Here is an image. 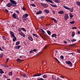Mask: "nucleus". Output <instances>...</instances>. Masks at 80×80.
<instances>
[{
  "instance_id": "39448f33",
  "label": "nucleus",
  "mask_w": 80,
  "mask_h": 80,
  "mask_svg": "<svg viewBox=\"0 0 80 80\" xmlns=\"http://www.w3.org/2000/svg\"><path fill=\"white\" fill-rule=\"evenodd\" d=\"M43 75V73H37L33 74V77H38L39 76H41V75Z\"/></svg>"
},
{
  "instance_id": "4d7b16f0",
  "label": "nucleus",
  "mask_w": 80,
  "mask_h": 80,
  "mask_svg": "<svg viewBox=\"0 0 80 80\" xmlns=\"http://www.w3.org/2000/svg\"><path fill=\"white\" fill-rule=\"evenodd\" d=\"M33 52H37V49H34L33 50Z\"/></svg>"
},
{
  "instance_id": "a878e982",
  "label": "nucleus",
  "mask_w": 80,
  "mask_h": 80,
  "mask_svg": "<svg viewBox=\"0 0 80 80\" xmlns=\"http://www.w3.org/2000/svg\"><path fill=\"white\" fill-rule=\"evenodd\" d=\"M76 4L78 6H80V2H76Z\"/></svg>"
},
{
  "instance_id": "8fccbe9b",
  "label": "nucleus",
  "mask_w": 80,
  "mask_h": 80,
  "mask_svg": "<svg viewBox=\"0 0 80 80\" xmlns=\"http://www.w3.org/2000/svg\"><path fill=\"white\" fill-rule=\"evenodd\" d=\"M19 12H19V11L18 10L16 11V13H17L18 14L19 13Z\"/></svg>"
},
{
  "instance_id": "dca6fc26",
  "label": "nucleus",
  "mask_w": 80,
  "mask_h": 80,
  "mask_svg": "<svg viewBox=\"0 0 80 80\" xmlns=\"http://www.w3.org/2000/svg\"><path fill=\"white\" fill-rule=\"evenodd\" d=\"M21 76L22 77H23V78H26L27 77V75L25 74V73L22 74V75Z\"/></svg>"
},
{
  "instance_id": "a19ab883",
  "label": "nucleus",
  "mask_w": 80,
  "mask_h": 80,
  "mask_svg": "<svg viewBox=\"0 0 80 80\" xmlns=\"http://www.w3.org/2000/svg\"><path fill=\"white\" fill-rule=\"evenodd\" d=\"M30 53L29 54H31V53H33V50H31L30 51Z\"/></svg>"
},
{
  "instance_id": "bb28decb",
  "label": "nucleus",
  "mask_w": 80,
  "mask_h": 80,
  "mask_svg": "<svg viewBox=\"0 0 80 80\" xmlns=\"http://www.w3.org/2000/svg\"><path fill=\"white\" fill-rule=\"evenodd\" d=\"M20 41H17V42H16L15 45H18L20 44Z\"/></svg>"
},
{
  "instance_id": "1a4fd4ad",
  "label": "nucleus",
  "mask_w": 80,
  "mask_h": 80,
  "mask_svg": "<svg viewBox=\"0 0 80 80\" xmlns=\"http://www.w3.org/2000/svg\"><path fill=\"white\" fill-rule=\"evenodd\" d=\"M12 17H13L14 18L16 19V18H17V15H16V14L15 13H14L12 15Z\"/></svg>"
},
{
  "instance_id": "f257e3e1",
  "label": "nucleus",
  "mask_w": 80,
  "mask_h": 80,
  "mask_svg": "<svg viewBox=\"0 0 80 80\" xmlns=\"http://www.w3.org/2000/svg\"><path fill=\"white\" fill-rule=\"evenodd\" d=\"M11 3L9 2L8 3L7 6L8 7H11L12 6L13 7H16L17 3L15 2V1L13 0H9Z\"/></svg>"
},
{
  "instance_id": "603ef678",
  "label": "nucleus",
  "mask_w": 80,
  "mask_h": 80,
  "mask_svg": "<svg viewBox=\"0 0 80 80\" xmlns=\"http://www.w3.org/2000/svg\"><path fill=\"white\" fill-rule=\"evenodd\" d=\"M41 32L42 33H45V31H44V30H43L41 29Z\"/></svg>"
},
{
  "instance_id": "6ab92c4d",
  "label": "nucleus",
  "mask_w": 80,
  "mask_h": 80,
  "mask_svg": "<svg viewBox=\"0 0 80 80\" xmlns=\"http://www.w3.org/2000/svg\"><path fill=\"white\" fill-rule=\"evenodd\" d=\"M13 37L14 38L12 39L13 41L14 42H15V41H16V40H17V38L15 37V36H14V37Z\"/></svg>"
},
{
  "instance_id": "9b49d317",
  "label": "nucleus",
  "mask_w": 80,
  "mask_h": 80,
  "mask_svg": "<svg viewBox=\"0 0 80 80\" xmlns=\"http://www.w3.org/2000/svg\"><path fill=\"white\" fill-rule=\"evenodd\" d=\"M47 2H49V3H52L53 4L54 3V2H53L52 1H51L50 0H45Z\"/></svg>"
},
{
  "instance_id": "b1692460",
  "label": "nucleus",
  "mask_w": 80,
  "mask_h": 80,
  "mask_svg": "<svg viewBox=\"0 0 80 80\" xmlns=\"http://www.w3.org/2000/svg\"><path fill=\"white\" fill-rule=\"evenodd\" d=\"M72 37H73L75 36V32L73 31L72 32Z\"/></svg>"
},
{
  "instance_id": "6e6552de",
  "label": "nucleus",
  "mask_w": 80,
  "mask_h": 80,
  "mask_svg": "<svg viewBox=\"0 0 80 80\" xmlns=\"http://www.w3.org/2000/svg\"><path fill=\"white\" fill-rule=\"evenodd\" d=\"M10 33L12 37L15 36V34H14V33H13V32L11 31L10 32Z\"/></svg>"
},
{
  "instance_id": "864d4df0",
  "label": "nucleus",
  "mask_w": 80,
  "mask_h": 80,
  "mask_svg": "<svg viewBox=\"0 0 80 80\" xmlns=\"http://www.w3.org/2000/svg\"><path fill=\"white\" fill-rule=\"evenodd\" d=\"M52 13H53V14H55V11L54 10H52Z\"/></svg>"
},
{
  "instance_id": "9d476101",
  "label": "nucleus",
  "mask_w": 80,
  "mask_h": 80,
  "mask_svg": "<svg viewBox=\"0 0 80 80\" xmlns=\"http://www.w3.org/2000/svg\"><path fill=\"white\" fill-rule=\"evenodd\" d=\"M28 17V15L27 13H26L25 15H23V18H27V17Z\"/></svg>"
},
{
  "instance_id": "7ed1b4c3",
  "label": "nucleus",
  "mask_w": 80,
  "mask_h": 80,
  "mask_svg": "<svg viewBox=\"0 0 80 80\" xmlns=\"http://www.w3.org/2000/svg\"><path fill=\"white\" fill-rule=\"evenodd\" d=\"M65 63L67 64V65H70L71 67H72V62H71V61H66L65 62Z\"/></svg>"
},
{
  "instance_id": "423d86ee",
  "label": "nucleus",
  "mask_w": 80,
  "mask_h": 80,
  "mask_svg": "<svg viewBox=\"0 0 80 80\" xmlns=\"http://www.w3.org/2000/svg\"><path fill=\"white\" fill-rule=\"evenodd\" d=\"M28 39L29 40H30V41H33V38L30 36H28Z\"/></svg>"
},
{
  "instance_id": "de8ad7c7",
  "label": "nucleus",
  "mask_w": 80,
  "mask_h": 80,
  "mask_svg": "<svg viewBox=\"0 0 80 80\" xmlns=\"http://www.w3.org/2000/svg\"><path fill=\"white\" fill-rule=\"evenodd\" d=\"M55 59L56 60V61H57L58 63H60V61H59L58 60V59L57 58H55Z\"/></svg>"
},
{
  "instance_id": "2f4dec72",
  "label": "nucleus",
  "mask_w": 80,
  "mask_h": 80,
  "mask_svg": "<svg viewBox=\"0 0 80 80\" xmlns=\"http://www.w3.org/2000/svg\"><path fill=\"white\" fill-rule=\"evenodd\" d=\"M17 61H18V62H22V61H23V60H21L19 58H18L17 59Z\"/></svg>"
},
{
  "instance_id": "c03bdc74",
  "label": "nucleus",
  "mask_w": 80,
  "mask_h": 80,
  "mask_svg": "<svg viewBox=\"0 0 80 80\" xmlns=\"http://www.w3.org/2000/svg\"><path fill=\"white\" fill-rule=\"evenodd\" d=\"M55 2L56 3H60V1H59V0H55Z\"/></svg>"
},
{
  "instance_id": "393cba45",
  "label": "nucleus",
  "mask_w": 80,
  "mask_h": 80,
  "mask_svg": "<svg viewBox=\"0 0 80 80\" xmlns=\"http://www.w3.org/2000/svg\"><path fill=\"white\" fill-rule=\"evenodd\" d=\"M44 11L45 12H46V13H49V10L45 9L44 10Z\"/></svg>"
},
{
  "instance_id": "680f3d73",
  "label": "nucleus",
  "mask_w": 80,
  "mask_h": 80,
  "mask_svg": "<svg viewBox=\"0 0 80 80\" xmlns=\"http://www.w3.org/2000/svg\"><path fill=\"white\" fill-rule=\"evenodd\" d=\"M67 40H68V42H71V41H70V40L68 39H67Z\"/></svg>"
},
{
  "instance_id": "774afa93",
  "label": "nucleus",
  "mask_w": 80,
  "mask_h": 80,
  "mask_svg": "<svg viewBox=\"0 0 80 80\" xmlns=\"http://www.w3.org/2000/svg\"><path fill=\"white\" fill-rule=\"evenodd\" d=\"M78 34H80V31H78Z\"/></svg>"
},
{
  "instance_id": "052dcab7",
  "label": "nucleus",
  "mask_w": 80,
  "mask_h": 80,
  "mask_svg": "<svg viewBox=\"0 0 80 80\" xmlns=\"http://www.w3.org/2000/svg\"><path fill=\"white\" fill-rule=\"evenodd\" d=\"M16 80H20V78H16Z\"/></svg>"
},
{
  "instance_id": "ddd939ff",
  "label": "nucleus",
  "mask_w": 80,
  "mask_h": 80,
  "mask_svg": "<svg viewBox=\"0 0 80 80\" xmlns=\"http://www.w3.org/2000/svg\"><path fill=\"white\" fill-rule=\"evenodd\" d=\"M21 47V46L20 45L16 46L15 47V49H19Z\"/></svg>"
},
{
  "instance_id": "412c9836",
  "label": "nucleus",
  "mask_w": 80,
  "mask_h": 80,
  "mask_svg": "<svg viewBox=\"0 0 80 80\" xmlns=\"http://www.w3.org/2000/svg\"><path fill=\"white\" fill-rule=\"evenodd\" d=\"M50 5L52 7H57V6L56 5H53L51 4Z\"/></svg>"
},
{
  "instance_id": "37998d69",
  "label": "nucleus",
  "mask_w": 80,
  "mask_h": 80,
  "mask_svg": "<svg viewBox=\"0 0 80 80\" xmlns=\"http://www.w3.org/2000/svg\"><path fill=\"white\" fill-rule=\"evenodd\" d=\"M21 29L22 30H23V31H24V32H26V30L24 28H21Z\"/></svg>"
},
{
  "instance_id": "58836bf2",
  "label": "nucleus",
  "mask_w": 80,
  "mask_h": 80,
  "mask_svg": "<svg viewBox=\"0 0 80 80\" xmlns=\"http://www.w3.org/2000/svg\"><path fill=\"white\" fill-rule=\"evenodd\" d=\"M3 67L5 68H8V66H7L5 65H3Z\"/></svg>"
},
{
  "instance_id": "69168bd1",
  "label": "nucleus",
  "mask_w": 80,
  "mask_h": 80,
  "mask_svg": "<svg viewBox=\"0 0 80 80\" xmlns=\"http://www.w3.org/2000/svg\"><path fill=\"white\" fill-rule=\"evenodd\" d=\"M71 55H74V52H72L71 53Z\"/></svg>"
},
{
  "instance_id": "aec40b11",
  "label": "nucleus",
  "mask_w": 80,
  "mask_h": 80,
  "mask_svg": "<svg viewBox=\"0 0 80 80\" xmlns=\"http://www.w3.org/2000/svg\"><path fill=\"white\" fill-rule=\"evenodd\" d=\"M55 75H52V79H53V80H56V79L55 78Z\"/></svg>"
},
{
  "instance_id": "f8f14e48",
  "label": "nucleus",
  "mask_w": 80,
  "mask_h": 80,
  "mask_svg": "<svg viewBox=\"0 0 80 80\" xmlns=\"http://www.w3.org/2000/svg\"><path fill=\"white\" fill-rule=\"evenodd\" d=\"M64 12L62 11H60L58 12V13L59 14H63Z\"/></svg>"
},
{
  "instance_id": "a18cd8bd",
  "label": "nucleus",
  "mask_w": 80,
  "mask_h": 80,
  "mask_svg": "<svg viewBox=\"0 0 80 80\" xmlns=\"http://www.w3.org/2000/svg\"><path fill=\"white\" fill-rule=\"evenodd\" d=\"M44 18V16H40L39 17V18H40L41 19H42Z\"/></svg>"
},
{
  "instance_id": "0e129e2a",
  "label": "nucleus",
  "mask_w": 80,
  "mask_h": 80,
  "mask_svg": "<svg viewBox=\"0 0 80 80\" xmlns=\"http://www.w3.org/2000/svg\"><path fill=\"white\" fill-rule=\"evenodd\" d=\"M9 60V58H7L6 59V61H7V62H8V60Z\"/></svg>"
},
{
  "instance_id": "c756f323",
  "label": "nucleus",
  "mask_w": 80,
  "mask_h": 80,
  "mask_svg": "<svg viewBox=\"0 0 80 80\" xmlns=\"http://www.w3.org/2000/svg\"><path fill=\"white\" fill-rule=\"evenodd\" d=\"M71 41L72 42H76V41H77V40L75 39H73L72 40H71Z\"/></svg>"
},
{
  "instance_id": "5701e85b",
  "label": "nucleus",
  "mask_w": 80,
  "mask_h": 80,
  "mask_svg": "<svg viewBox=\"0 0 80 80\" xmlns=\"http://www.w3.org/2000/svg\"><path fill=\"white\" fill-rule=\"evenodd\" d=\"M56 36H57V34H53L52 35L51 37H52L53 38V37H56Z\"/></svg>"
},
{
  "instance_id": "09e8293b",
  "label": "nucleus",
  "mask_w": 80,
  "mask_h": 80,
  "mask_svg": "<svg viewBox=\"0 0 80 80\" xmlns=\"http://www.w3.org/2000/svg\"><path fill=\"white\" fill-rule=\"evenodd\" d=\"M75 23V22L74 21H72V22H70V23H71V24H73V23Z\"/></svg>"
},
{
  "instance_id": "a211bd4d",
  "label": "nucleus",
  "mask_w": 80,
  "mask_h": 80,
  "mask_svg": "<svg viewBox=\"0 0 80 80\" xmlns=\"http://www.w3.org/2000/svg\"><path fill=\"white\" fill-rule=\"evenodd\" d=\"M52 18V20L54 21V22L56 23H57V20L55 19V18Z\"/></svg>"
},
{
  "instance_id": "cd10ccee",
  "label": "nucleus",
  "mask_w": 80,
  "mask_h": 80,
  "mask_svg": "<svg viewBox=\"0 0 80 80\" xmlns=\"http://www.w3.org/2000/svg\"><path fill=\"white\" fill-rule=\"evenodd\" d=\"M47 32L48 34V35H51V32H50V31L47 30Z\"/></svg>"
},
{
  "instance_id": "0eeeda50",
  "label": "nucleus",
  "mask_w": 80,
  "mask_h": 80,
  "mask_svg": "<svg viewBox=\"0 0 80 80\" xmlns=\"http://www.w3.org/2000/svg\"><path fill=\"white\" fill-rule=\"evenodd\" d=\"M19 34H20V35L21 36H22L23 37H25V34L22 32H19Z\"/></svg>"
},
{
  "instance_id": "c9c22d12",
  "label": "nucleus",
  "mask_w": 80,
  "mask_h": 80,
  "mask_svg": "<svg viewBox=\"0 0 80 80\" xmlns=\"http://www.w3.org/2000/svg\"><path fill=\"white\" fill-rule=\"evenodd\" d=\"M3 56V53H1L0 55V58H2Z\"/></svg>"
},
{
  "instance_id": "4be33fe9",
  "label": "nucleus",
  "mask_w": 80,
  "mask_h": 80,
  "mask_svg": "<svg viewBox=\"0 0 80 80\" xmlns=\"http://www.w3.org/2000/svg\"><path fill=\"white\" fill-rule=\"evenodd\" d=\"M0 73H1V74L4 73V72L1 69H0Z\"/></svg>"
},
{
  "instance_id": "20e7f679",
  "label": "nucleus",
  "mask_w": 80,
  "mask_h": 80,
  "mask_svg": "<svg viewBox=\"0 0 80 80\" xmlns=\"http://www.w3.org/2000/svg\"><path fill=\"white\" fill-rule=\"evenodd\" d=\"M69 18V16H68V15L67 14H65V16L64 18V20H66V21H67V19H68Z\"/></svg>"
},
{
  "instance_id": "13d9d810",
  "label": "nucleus",
  "mask_w": 80,
  "mask_h": 80,
  "mask_svg": "<svg viewBox=\"0 0 80 80\" xmlns=\"http://www.w3.org/2000/svg\"><path fill=\"white\" fill-rule=\"evenodd\" d=\"M72 29H77V28L76 27H74L72 28Z\"/></svg>"
},
{
  "instance_id": "f3484780",
  "label": "nucleus",
  "mask_w": 80,
  "mask_h": 80,
  "mask_svg": "<svg viewBox=\"0 0 80 80\" xmlns=\"http://www.w3.org/2000/svg\"><path fill=\"white\" fill-rule=\"evenodd\" d=\"M41 13H42V11L40 10H39V11L36 12L37 15H39V14H41Z\"/></svg>"
},
{
  "instance_id": "bf43d9fd",
  "label": "nucleus",
  "mask_w": 80,
  "mask_h": 80,
  "mask_svg": "<svg viewBox=\"0 0 80 80\" xmlns=\"http://www.w3.org/2000/svg\"><path fill=\"white\" fill-rule=\"evenodd\" d=\"M77 52H78V53H80V50L79 49H78Z\"/></svg>"
},
{
  "instance_id": "f03ea898",
  "label": "nucleus",
  "mask_w": 80,
  "mask_h": 80,
  "mask_svg": "<svg viewBox=\"0 0 80 80\" xmlns=\"http://www.w3.org/2000/svg\"><path fill=\"white\" fill-rule=\"evenodd\" d=\"M41 5L42 6V7H44V8H47L48 7V5L46 3H41Z\"/></svg>"
},
{
  "instance_id": "3c124183",
  "label": "nucleus",
  "mask_w": 80,
  "mask_h": 80,
  "mask_svg": "<svg viewBox=\"0 0 80 80\" xmlns=\"http://www.w3.org/2000/svg\"><path fill=\"white\" fill-rule=\"evenodd\" d=\"M22 10H23L25 11L26 10V8H25V7L23 6V7L22 8Z\"/></svg>"
},
{
  "instance_id": "338daca9",
  "label": "nucleus",
  "mask_w": 80,
  "mask_h": 80,
  "mask_svg": "<svg viewBox=\"0 0 80 80\" xmlns=\"http://www.w3.org/2000/svg\"><path fill=\"white\" fill-rule=\"evenodd\" d=\"M64 43H67V42L66 41H64Z\"/></svg>"
},
{
  "instance_id": "e433bc0d",
  "label": "nucleus",
  "mask_w": 80,
  "mask_h": 80,
  "mask_svg": "<svg viewBox=\"0 0 80 80\" xmlns=\"http://www.w3.org/2000/svg\"><path fill=\"white\" fill-rule=\"evenodd\" d=\"M18 30L19 32H22V28H18Z\"/></svg>"
},
{
  "instance_id": "473e14b6",
  "label": "nucleus",
  "mask_w": 80,
  "mask_h": 80,
  "mask_svg": "<svg viewBox=\"0 0 80 80\" xmlns=\"http://www.w3.org/2000/svg\"><path fill=\"white\" fill-rule=\"evenodd\" d=\"M2 38L3 40H7V39H6V38H5V37L4 36H3Z\"/></svg>"
},
{
  "instance_id": "4c0bfd02",
  "label": "nucleus",
  "mask_w": 80,
  "mask_h": 80,
  "mask_svg": "<svg viewBox=\"0 0 80 80\" xmlns=\"http://www.w3.org/2000/svg\"><path fill=\"white\" fill-rule=\"evenodd\" d=\"M30 5H31V6H32V7H36V5H35V4H30Z\"/></svg>"
},
{
  "instance_id": "ea45409f",
  "label": "nucleus",
  "mask_w": 80,
  "mask_h": 80,
  "mask_svg": "<svg viewBox=\"0 0 80 80\" xmlns=\"http://www.w3.org/2000/svg\"><path fill=\"white\" fill-rule=\"evenodd\" d=\"M12 71H11L9 73L8 75L10 76L12 75Z\"/></svg>"
},
{
  "instance_id": "72a5a7b5",
  "label": "nucleus",
  "mask_w": 80,
  "mask_h": 80,
  "mask_svg": "<svg viewBox=\"0 0 80 80\" xmlns=\"http://www.w3.org/2000/svg\"><path fill=\"white\" fill-rule=\"evenodd\" d=\"M69 10V11L71 12H73V8H72Z\"/></svg>"
},
{
  "instance_id": "5fc2aeb1",
  "label": "nucleus",
  "mask_w": 80,
  "mask_h": 80,
  "mask_svg": "<svg viewBox=\"0 0 80 80\" xmlns=\"http://www.w3.org/2000/svg\"><path fill=\"white\" fill-rule=\"evenodd\" d=\"M5 12H6L7 13H8V10H7V9H5Z\"/></svg>"
},
{
  "instance_id": "2eb2a0df",
  "label": "nucleus",
  "mask_w": 80,
  "mask_h": 80,
  "mask_svg": "<svg viewBox=\"0 0 80 80\" xmlns=\"http://www.w3.org/2000/svg\"><path fill=\"white\" fill-rule=\"evenodd\" d=\"M32 35L34 37H36V38H39V36H38L36 34H33Z\"/></svg>"
},
{
  "instance_id": "6e6d98bb",
  "label": "nucleus",
  "mask_w": 80,
  "mask_h": 80,
  "mask_svg": "<svg viewBox=\"0 0 80 80\" xmlns=\"http://www.w3.org/2000/svg\"><path fill=\"white\" fill-rule=\"evenodd\" d=\"M37 80H43V79L42 78H40L38 79Z\"/></svg>"
},
{
  "instance_id": "c85d7f7f",
  "label": "nucleus",
  "mask_w": 80,
  "mask_h": 80,
  "mask_svg": "<svg viewBox=\"0 0 80 80\" xmlns=\"http://www.w3.org/2000/svg\"><path fill=\"white\" fill-rule=\"evenodd\" d=\"M42 77H43L44 78H47V75H44L42 76Z\"/></svg>"
},
{
  "instance_id": "4468645a",
  "label": "nucleus",
  "mask_w": 80,
  "mask_h": 80,
  "mask_svg": "<svg viewBox=\"0 0 80 80\" xmlns=\"http://www.w3.org/2000/svg\"><path fill=\"white\" fill-rule=\"evenodd\" d=\"M63 7L64 8L66 9L67 10H70V8H69L67 6H63Z\"/></svg>"
},
{
  "instance_id": "49530a36",
  "label": "nucleus",
  "mask_w": 80,
  "mask_h": 80,
  "mask_svg": "<svg viewBox=\"0 0 80 80\" xmlns=\"http://www.w3.org/2000/svg\"><path fill=\"white\" fill-rule=\"evenodd\" d=\"M70 16L71 17V18H72L73 17V15L72 14H70Z\"/></svg>"
},
{
  "instance_id": "7c9ffc66",
  "label": "nucleus",
  "mask_w": 80,
  "mask_h": 80,
  "mask_svg": "<svg viewBox=\"0 0 80 80\" xmlns=\"http://www.w3.org/2000/svg\"><path fill=\"white\" fill-rule=\"evenodd\" d=\"M69 46H70V47H74V46H75V44H70L69 45Z\"/></svg>"
},
{
  "instance_id": "79ce46f5",
  "label": "nucleus",
  "mask_w": 80,
  "mask_h": 80,
  "mask_svg": "<svg viewBox=\"0 0 80 80\" xmlns=\"http://www.w3.org/2000/svg\"><path fill=\"white\" fill-rule=\"evenodd\" d=\"M60 58L61 59H62V60H63V59L64 58V57H63V56L62 55L61 56Z\"/></svg>"
},
{
  "instance_id": "f704fd0d",
  "label": "nucleus",
  "mask_w": 80,
  "mask_h": 80,
  "mask_svg": "<svg viewBox=\"0 0 80 80\" xmlns=\"http://www.w3.org/2000/svg\"><path fill=\"white\" fill-rule=\"evenodd\" d=\"M48 47V46L46 45L43 48V49L44 50V49H47V47Z\"/></svg>"
},
{
  "instance_id": "e2e57ef3",
  "label": "nucleus",
  "mask_w": 80,
  "mask_h": 80,
  "mask_svg": "<svg viewBox=\"0 0 80 80\" xmlns=\"http://www.w3.org/2000/svg\"><path fill=\"white\" fill-rule=\"evenodd\" d=\"M0 50L1 51H3V49H2V48H1V47H0Z\"/></svg>"
}]
</instances>
